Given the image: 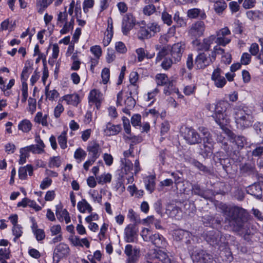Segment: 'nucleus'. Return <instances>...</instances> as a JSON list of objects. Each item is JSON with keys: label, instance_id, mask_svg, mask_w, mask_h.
<instances>
[{"label": "nucleus", "instance_id": "obj_2", "mask_svg": "<svg viewBox=\"0 0 263 263\" xmlns=\"http://www.w3.org/2000/svg\"><path fill=\"white\" fill-rule=\"evenodd\" d=\"M206 241L220 251V257L223 261L231 262L233 259L231 252L228 248V242L223 237L222 233L217 230L207 232L204 236Z\"/></svg>", "mask_w": 263, "mask_h": 263}, {"label": "nucleus", "instance_id": "obj_60", "mask_svg": "<svg viewBox=\"0 0 263 263\" xmlns=\"http://www.w3.org/2000/svg\"><path fill=\"white\" fill-rule=\"evenodd\" d=\"M173 62L171 58H165L161 65L163 69L168 70L171 67Z\"/></svg>", "mask_w": 263, "mask_h": 263}, {"label": "nucleus", "instance_id": "obj_1", "mask_svg": "<svg viewBox=\"0 0 263 263\" xmlns=\"http://www.w3.org/2000/svg\"><path fill=\"white\" fill-rule=\"evenodd\" d=\"M224 223L233 232L242 236L245 240L253 244L255 240L254 234L248 227L250 215L248 211L237 206L227 207L224 210Z\"/></svg>", "mask_w": 263, "mask_h": 263}, {"label": "nucleus", "instance_id": "obj_54", "mask_svg": "<svg viewBox=\"0 0 263 263\" xmlns=\"http://www.w3.org/2000/svg\"><path fill=\"white\" fill-rule=\"evenodd\" d=\"M13 234L15 236L14 240L20 238L23 233L22 227L19 225H15L12 228Z\"/></svg>", "mask_w": 263, "mask_h": 263}, {"label": "nucleus", "instance_id": "obj_56", "mask_svg": "<svg viewBox=\"0 0 263 263\" xmlns=\"http://www.w3.org/2000/svg\"><path fill=\"white\" fill-rule=\"evenodd\" d=\"M122 121L125 132L127 134L131 135L130 125L129 119L125 117H123Z\"/></svg>", "mask_w": 263, "mask_h": 263}, {"label": "nucleus", "instance_id": "obj_5", "mask_svg": "<svg viewBox=\"0 0 263 263\" xmlns=\"http://www.w3.org/2000/svg\"><path fill=\"white\" fill-rule=\"evenodd\" d=\"M210 54L208 52H202L199 53L194 60L193 54H189L187 56L186 64L187 68L192 70L195 66L197 69H203L213 63Z\"/></svg>", "mask_w": 263, "mask_h": 263}, {"label": "nucleus", "instance_id": "obj_25", "mask_svg": "<svg viewBox=\"0 0 263 263\" xmlns=\"http://www.w3.org/2000/svg\"><path fill=\"white\" fill-rule=\"evenodd\" d=\"M139 78L138 73L137 72H132L129 76V81L130 84L128 86V89L129 90H134V92L136 94L138 93L137 89L138 86L136 85V82Z\"/></svg>", "mask_w": 263, "mask_h": 263}, {"label": "nucleus", "instance_id": "obj_50", "mask_svg": "<svg viewBox=\"0 0 263 263\" xmlns=\"http://www.w3.org/2000/svg\"><path fill=\"white\" fill-rule=\"evenodd\" d=\"M90 51L94 54L96 58L100 59L102 55V49L99 45H95L90 47Z\"/></svg>", "mask_w": 263, "mask_h": 263}, {"label": "nucleus", "instance_id": "obj_59", "mask_svg": "<svg viewBox=\"0 0 263 263\" xmlns=\"http://www.w3.org/2000/svg\"><path fill=\"white\" fill-rule=\"evenodd\" d=\"M86 153L82 148H79L76 149L74 152V157L76 159L81 160L82 159L84 158L86 156Z\"/></svg>", "mask_w": 263, "mask_h": 263}, {"label": "nucleus", "instance_id": "obj_35", "mask_svg": "<svg viewBox=\"0 0 263 263\" xmlns=\"http://www.w3.org/2000/svg\"><path fill=\"white\" fill-rule=\"evenodd\" d=\"M216 162L217 164L219 163L220 165L222 166L223 169L226 172H228L229 168H231V162L230 158H218Z\"/></svg>", "mask_w": 263, "mask_h": 263}, {"label": "nucleus", "instance_id": "obj_62", "mask_svg": "<svg viewBox=\"0 0 263 263\" xmlns=\"http://www.w3.org/2000/svg\"><path fill=\"white\" fill-rule=\"evenodd\" d=\"M253 128L256 134L260 136H263V122H258L254 124Z\"/></svg>", "mask_w": 263, "mask_h": 263}, {"label": "nucleus", "instance_id": "obj_32", "mask_svg": "<svg viewBox=\"0 0 263 263\" xmlns=\"http://www.w3.org/2000/svg\"><path fill=\"white\" fill-rule=\"evenodd\" d=\"M247 18L251 21H257L261 19L262 13L259 10H249L246 12Z\"/></svg>", "mask_w": 263, "mask_h": 263}, {"label": "nucleus", "instance_id": "obj_41", "mask_svg": "<svg viewBox=\"0 0 263 263\" xmlns=\"http://www.w3.org/2000/svg\"><path fill=\"white\" fill-rule=\"evenodd\" d=\"M215 36V42L218 45L226 46L230 43L231 39L226 37V36Z\"/></svg>", "mask_w": 263, "mask_h": 263}, {"label": "nucleus", "instance_id": "obj_20", "mask_svg": "<svg viewBox=\"0 0 263 263\" xmlns=\"http://www.w3.org/2000/svg\"><path fill=\"white\" fill-rule=\"evenodd\" d=\"M247 192L254 196L257 199H261L262 195V190L260 184L259 183H254L249 185L247 189Z\"/></svg>", "mask_w": 263, "mask_h": 263}, {"label": "nucleus", "instance_id": "obj_17", "mask_svg": "<svg viewBox=\"0 0 263 263\" xmlns=\"http://www.w3.org/2000/svg\"><path fill=\"white\" fill-rule=\"evenodd\" d=\"M149 241H150L154 246L158 248L164 249L167 245L165 238L159 233L151 234L149 236Z\"/></svg>", "mask_w": 263, "mask_h": 263}, {"label": "nucleus", "instance_id": "obj_14", "mask_svg": "<svg viewBox=\"0 0 263 263\" xmlns=\"http://www.w3.org/2000/svg\"><path fill=\"white\" fill-rule=\"evenodd\" d=\"M135 24V20L133 14L127 13L124 15L122 22V31L124 35H127Z\"/></svg>", "mask_w": 263, "mask_h": 263}, {"label": "nucleus", "instance_id": "obj_8", "mask_svg": "<svg viewBox=\"0 0 263 263\" xmlns=\"http://www.w3.org/2000/svg\"><path fill=\"white\" fill-rule=\"evenodd\" d=\"M146 257L147 259V263H157L158 261H161L162 263H171V259L167 254L161 250H151L147 253Z\"/></svg>", "mask_w": 263, "mask_h": 263}, {"label": "nucleus", "instance_id": "obj_26", "mask_svg": "<svg viewBox=\"0 0 263 263\" xmlns=\"http://www.w3.org/2000/svg\"><path fill=\"white\" fill-rule=\"evenodd\" d=\"M33 63L30 60H27L25 66L21 74V79L27 80L29 76L32 72Z\"/></svg>", "mask_w": 263, "mask_h": 263}, {"label": "nucleus", "instance_id": "obj_43", "mask_svg": "<svg viewBox=\"0 0 263 263\" xmlns=\"http://www.w3.org/2000/svg\"><path fill=\"white\" fill-rule=\"evenodd\" d=\"M111 180V175L109 173L104 174L97 177V180L99 184H103L107 182H110Z\"/></svg>", "mask_w": 263, "mask_h": 263}, {"label": "nucleus", "instance_id": "obj_33", "mask_svg": "<svg viewBox=\"0 0 263 263\" xmlns=\"http://www.w3.org/2000/svg\"><path fill=\"white\" fill-rule=\"evenodd\" d=\"M155 176H149L147 177L146 180H145V184L146 189L147 191H148L151 193H153L155 190Z\"/></svg>", "mask_w": 263, "mask_h": 263}, {"label": "nucleus", "instance_id": "obj_57", "mask_svg": "<svg viewBox=\"0 0 263 263\" xmlns=\"http://www.w3.org/2000/svg\"><path fill=\"white\" fill-rule=\"evenodd\" d=\"M128 217L130 219V220L136 224L137 223L140 222V219L139 217H138L136 215L135 212L132 209H130L128 210Z\"/></svg>", "mask_w": 263, "mask_h": 263}, {"label": "nucleus", "instance_id": "obj_47", "mask_svg": "<svg viewBox=\"0 0 263 263\" xmlns=\"http://www.w3.org/2000/svg\"><path fill=\"white\" fill-rule=\"evenodd\" d=\"M161 18L163 22L168 26H171L172 24V15L170 14L166 11H163L161 14Z\"/></svg>", "mask_w": 263, "mask_h": 263}, {"label": "nucleus", "instance_id": "obj_42", "mask_svg": "<svg viewBox=\"0 0 263 263\" xmlns=\"http://www.w3.org/2000/svg\"><path fill=\"white\" fill-rule=\"evenodd\" d=\"M59 144L62 149H65L67 145L66 132L63 131L61 134L58 137Z\"/></svg>", "mask_w": 263, "mask_h": 263}, {"label": "nucleus", "instance_id": "obj_52", "mask_svg": "<svg viewBox=\"0 0 263 263\" xmlns=\"http://www.w3.org/2000/svg\"><path fill=\"white\" fill-rule=\"evenodd\" d=\"M65 97L68 98V101H70L71 104L76 106H77L80 102V97L78 94L67 95Z\"/></svg>", "mask_w": 263, "mask_h": 263}, {"label": "nucleus", "instance_id": "obj_9", "mask_svg": "<svg viewBox=\"0 0 263 263\" xmlns=\"http://www.w3.org/2000/svg\"><path fill=\"white\" fill-rule=\"evenodd\" d=\"M240 174L243 177H254L258 175V173L254 162L241 163L239 166Z\"/></svg>", "mask_w": 263, "mask_h": 263}, {"label": "nucleus", "instance_id": "obj_38", "mask_svg": "<svg viewBox=\"0 0 263 263\" xmlns=\"http://www.w3.org/2000/svg\"><path fill=\"white\" fill-rule=\"evenodd\" d=\"M139 39L143 40L149 39L152 37V34L149 33L147 26L141 27L138 32Z\"/></svg>", "mask_w": 263, "mask_h": 263}, {"label": "nucleus", "instance_id": "obj_51", "mask_svg": "<svg viewBox=\"0 0 263 263\" xmlns=\"http://www.w3.org/2000/svg\"><path fill=\"white\" fill-rule=\"evenodd\" d=\"M147 26L149 29V33L152 34V36H154L156 33L160 31V27L156 23L148 24Z\"/></svg>", "mask_w": 263, "mask_h": 263}, {"label": "nucleus", "instance_id": "obj_19", "mask_svg": "<svg viewBox=\"0 0 263 263\" xmlns=\"http://www.w3.org/2000/svg\"><path fill=\"white\" fill-rule=\"evenodd\" d=\"M183 46V45L180 43L174 44L172 46L171 54L172 58L174 59V63L180 61L184 51V47Z\"/></svg>", "mask_w": 263, "mask_h": 263}, {"label": "nucleus", "instance_id": "obj_3", "mask_svg": "<svg viewBox=\"0 0 263 263\" xmlns=\"http://www.w3.org/2000/svg\"><path fill=\"white\" fill-rule=\"evenodd\" d=\"M234 116L237 128L244 129L251 127L254 117L252 110L243 104H237L234 108Z\"/></svg>", "mask_w": 263, "mask_h": 263}, {"label": "nucleus", "instance_id": "obj_18", "mask_svg": "<svg viewBox=\"0 0 263 263\" xmlns=\"http://www.w3.org/2000/svg\"><path fill=\"white\" fill-rule=\"evenodd\" d=\"M124 253L128 257L129 261L135 262L140 257L139 249L136 248H133L131 245H127L125 246Z\"/></svg>", "mask_w": 263, "mask_h": 263}, {"label": "nucleus", "instance_id": "obj_58", "mask_svg": "<svg viewBox=\"0 0 263 263\" xmlns=\"http://www.w3.org/2000/svg\"><path fill=\"white\" fill-rule=\"evenodd\" d=\"M116 59L115 52L112 49H107V53L106 57V62L108 63L112 62Z\"/></svg>", "mask_w": 263, "mask_h": 263}, {"label": "nucleus", "instance_id": "obj_24", "mask_svg": "<svg viewBox=\"0 0 263 263\" xmlns=\"http://www.w3.org/2000/svg\"><path fill=\"white\" fill-rule=\"evenodd\" d=\"M251 155L254 157H261L263 156V139L259 142L252 144Z\"/></svg>", "mask_w": 263, "mask_h": 263}, {"label": "nucleus", "instance_id": "obj_16", "mask_svg": "<svg viewBox=\"0 0 263 263\" xmlns=\"http://www.w3.org/2000/svg\"><path fill=\"white\" fill-rule=\"evenodd\" d=\"M138 228L135 223L129 224L125 229V238L126 242H133L137 239Z\"/></svg>", "mask_w": 263, "mask_h": 263}, {"label": "nucleus", "instance_id": "obj_40", "mask_svg": "<svg viewBox=\"0 0 263 263\" xmlns=\"http://www.w3.org/2000/svg\"><path fill=\"white\" fill-rule=\"evenodd\" d=\"M168 79L167 75L164 73H158L156 76V83L158 86H165Z\"/></svg>", "mask_w": 263, "mask_h": 263}, {"label": "nucleus", "instance_id": "obj_46", "mask_svg": "<svg viewBox=\"0 0 263 263\" xmlns=\"http://www.w3.org/2000/svg\"><path fill=\"white\" fill-rule=\"evenodd\" d=\"M132 91L133 90H130V96H128L124 101V104L126 105V107L129 109L133 108L136 104V101L132 96L133 93H134V91L133 92Z\"/></svg>", "mask_w": 263, "mask_h": 263}, {"label": "nucleus", "instance_id": "obj_34", "mask_svg": "<svg viewBox=\"0 0 263 263\" xmlns=\"http://www.w3.org/2000/svg\"><path fill=\"white\" fill-rule=\"evenodd\" d=\"M23 149L26 153L31 152L33 154H42L44 152V149L43 147L36 144L27 146L23 148Z\"/></svg>", "mask_w": 263, "mask_h": 263}, {"label": "nucleus", "instance_id": "obj_61", "mask_svg": "<svg viewBox=\"0 0 263 263\" xmlns=\"http://www.w3.org/2000/svg\"><path fill=\"white\" fill-rule=\"evenodd\" d=\"M141 116L140 114H135L131 118V123L133 126L141 125Z\"/></svg>", "mask_w": 263, "mask_h": 263}, {"label": "nucleus", "instance_id": "obj_4", "mask_svg": "<svg viewBox=\"0 0 263 263\" xmlns=\"http://www.w3.org/2000/svg\"><path fill=\"white\" fill-rule=\"evenodd\" d=\"M246 139L241 136H236L232 141H228L223 138L220 146L227 153V155L235 161H238L240 156V151L246 144Z\"/></svg>", "mask_w": 263, "mask_h": 263}, {"label": "nucleus", "instance_id": "obj_22", "mask_svg": "<svg viewBox=\"0 0 263 263\" xmlns=\"http://www.w3.org/2000/svg\"><path fill=\"white\" fill-rule=\"evenodd\" d=\"M100 145L97 142H93L88 144L87 151L90 156V158L96 160L100 156Z\"/></svg>", "mask_w": 263, "mask_h": 263}, {"label": "nucleus", "instance_id": "obj_49", "mask_svg": "<svg viewBox=\"0 0 263 263\" xmlns=\"http://www.w3.org/2000/svg\"><path fill=\"white\" fill-rule=\"evenodd\" d=\"M156 11L155 6L153 4L146 5L143 9V13L147 16H149Z\"/></svg>", "mask_w": 263, "mask_h": 263}, {"label": "nucleus", "instance_id": "obj_27", "mask_svg": "<svg viewBox=\"0 0 263 263\" xmlns=\"http://www.w3.org/2000/svg\"><path fill=\"white\" fill-rule=\"evenodd\" d=\"M191 193L192 195L205 198V191L197 183L191 184Z\"/></svg>", "mask_w": 263, "mask_h": 263}, {"label": "nucleus", "instance_id": "obj_15", "mask_svg": "<svg viewBox=\"0 0 263 263\" xmlns=\"http://www.w3.org/2000/svg\"><path fill=\"white\" fill-rule=\"evenodd\" d=\"M222 72V70L217 67L214 70L211 76L212 80L214 81V85L217 88H222L227 83L225 78L221 76Z\"/></svg>", "mask_w": 263, "mask_h": 263}, {"label": "nucleus", "instance_id": "obj_64", "mask_svg": "<svg viewBox=\"0 0 263 263\" xmlns=\"http://www.w3.org/2000/svg\"><path fill=\"white\" fill-rule=\"evenodd\" d=\"M251 60V56L250 54L247 52L243 53L241 57L240 61L243 65H248Z\"/></svg>", "mask_w": 263, "mask_h": 263}, {"label": "nucleus", "instance_id": "obj_39", "mask_svg": "<svg viewBox=\"0 0 263 263\" xmlns=\"http://www.w3.org/2000/svg\"><path fill=\"white\" fill-rule=\"evenodd\" d=\"M227 7V4L224 1H218L214 5V9L217 13L220 14L226 9Z\"/></svg>", "mask_w": 263, "mask_h": 263}, {"label": "nucleus", "instance_id": "obj_12", "mask_svg": "<svg viewBox=\"0 0 263 263\" xmlns=\"http://www.w3.org/2000/svg\"><path fill=\"white\" fill-rule=\"evenodd\" d=\"M205 28L204 23L202 21H198L192 24L189 32L193 37L197 38L203 35Z\"/></svg>", "mask_w": 263, "mask_h": 263}, {"label": "nucleus", "instance_id": "obj_31", "mask_svg": "<svg viewBox=\"0 0 263 263\" xmlns=\"http://www.w3.org/2000/svg\"><path fill=\"white\" fill-rule=\"evenodd\" d=\"M215 39V36L214 35H212L208 38L204 39L199 49L204 50L205 52H208L210 49L211 44L213 43Z\"/></svg>", "mask_w": 263, "mask_h": 263}, {"label": "nucleus", "instance_id": "obj_23", "mask_svg": "<svg viewBox=\"0 0 263 263\" xmlns=\"http://www.w3.org/2000/svg\"><path fill=\"white\" fill-rule=\"evenodd\" d=\"M122 130L120 125H114L110 122L107 123L104 133L106 136H110L116 135Z\"/></svg>", "mask_w": 263, "mask_h": 263}, {"label": "nucleus", "instance_id": "obj_21", "mask_svg": "<svg viewBox=\"0 0 263 263\" xmlns=\"http://www.w3.org/2000/svg\"><path fill=\"white\" fill-rule=\"evenodd\" d=\"M187 16L191 19H195L199 17L200 20H205L206 18V15L204 10L199 8H192L187 10Z\"/></svg>", "mask_w": 263, "mask_h": 263}, {"label": "nucleus", "instance_id": "obj_45", "mask_svg": "<svg viewBox=\"0 0 263 263\" xmlns=\"http://www.w3.org/2000/svg\"><path fill=\"white\" fill-rule=\"evenodd\" d=\"M173 19L177 24L178 27H184L186 25L185 20L183 19L182 17H180L179 12L178 11H177L175 13Z\"/></svg>", "mask_w": 263, "mask_h": 263}, {"label": "nucleus", "instance_id": "obj_36", "mask_svg": "<svg viewBox=\"0 0 263 263\" xmlns=\"http://www.w3.org/2000/svg\"><path fill=\"white\" fill-rule=\"evenodd\" d=\"M32 128V124L31 122L27 120L24 119L22 120L18 125L19 130H22L24 133L29 132Z\"/></svg>", "mask_w": 263, "mask_h": 263}, {"label": "nucleus", "instance_id": "obj_55", "mask_svg": "<svg viewBox=\"0 0 263 263\" xmlns=\"http://www.w3.org/2000/svg\"><path fill=\"white\" fill-rule=\"evenodd\" d=\"M61 159L59 156L53 157L50 158L49 166V167H59L61 165Z\"/></svg>", "mask_w": 263, "mask_h": 263}, {"label": "nucleus", "instance_id": "obj_53", "mask_svg": "<svg viewBox=\"0 0 263 263\" xmlns=\"http://www.w3.org/2000/svg\"><path fill=\"white\" fill-rule=\"evenodd\" d=\"M234 24L235 27L233 31L236 33L241 34L243 29V24L239 20H235Z\"/></svg>", "mask_w": 263, "mask_h": 263}, {"label": "nucleus", "instance_id": "obj_10", "mask_svg": "<svg viewBox=\"0 0 263 263\" xmlns=\"http://www.w3.org/2000/svg\"><path fill=\"white\" fill-rule=\"evenodd\" d=\"M191 257L194 263H211L213 261V255L203 250L195 251Z\"/></svg>", "mask_w": 263, "mask_h": 263}, {"label": "nucleus", "instance_id": "obj_28", "mask_svg": "<svg viewBox=\"0 0 263 263\" xmlns=\"http://www.w3.org/2000/svg\"><path fill=\"white\" fill-rule=\"evenodd\" d=\"M190 163L192 165H193L196 168H197L199 171L202 172L203 173L206 174H211V170L208 167L203 165L202 163H200L198 160L195 159H192L190 161Z\"/></svg>", "mask_w": 263, "mask_h": 263}, {"label": "nucleus", "instance_id": "obj_7", "mask_svg": "<svg viewBox=\"0 0 263 263\" xmlns=\"http://www.w3.org/2000/svg\"><path fill=\"white\" fill-rule=\"evenodd\" d=\"M181 132L184 140L190 145L199 144L202 141V139L198 133L192 127H185Z\"/></svg>", "mask_w": 263, "mask_h": 263}, {"label": "nucleus", "instance_id": "obj_11", "mask_svg": "<svg viewBox=\"0 0 263 263\" xmlns=\"http://www.w3.org/2000/svg\"><path fill=\"white\" fill-rule=\"evenodd\" d=\"M69 250L70 249L67 245L64 243H60L55 247L54 250L53 254V260L58 263L60 259L65 257L69 254Z\"/></svg>", "mask_w": 263, "mask_h": 263}, {"label": "nucleus", "instance_id": "obj_13", "mask_svg": "<svg viewBox=\"0 0 263 263\" xmlns=\"http://www.w3.org/2000/svg\"><path fill=\"white\" fill-rule=\"evenodd\" d=\"M174 238L176 241H182L187 245H191L192 241H194L192 235L189 231L183 230L175 231Z\"/></svg>", "mask_w": 263, "mask_h": 263}, {"label": "nucleus", "instance_id": "obj_37", "mask_svg": "<svg viewBox=\"0 0 263 263\" xmlns=\"http://www.w3.org/2000/svg\"><path fill=\"white\" fill-rule=\"evenodd\" d=\"M74 24V16H72L69 23H68L67 21H66L62 29H61L60 30V33L62 34H66L67 32H69L70 29L72 30L73 29Z\"/></svg>", "mask_w": 263, "mask_h": 263}, {"label": "nucleus", "instance_id": "obj_63", "mask_svg": "<svg viewBox=\"0 0 263 263\" xmlns=\"http://www.w3.org/2000/svg\"><path fill=\"white\" fill-rule=\"evenodd\" d=\"M33 233L37 241L43 240L45 238V233L43 229L35 230Z\"/></svg>", "mask_w": 263, "mask_h": 263}, {"label": "nucleus", "instance_id": "obj_48", "mask_svg": "<svg viewBox=\"0 0 263 263\" xmlns=\"http://www.w3.org/2000/svg\"><path fill=\"white\" fill-rule=\"evenodd\" d=\"M101 77L102 79V82L104 84L107 83L110 78V70L108 68H104L102 69L101 72Z\"/></svg>", "mask_w": 263, "mask_h": 263}, {"label": "nucleus", "instance_id": "obj_30", "mask_svg": "<svg viewBox=\"0 0 263 263\" xmlns=\"http://www.w3.org/2000/svg\"><path fill=\"white\" fill-rule=\"evenodd\" d=\"M77 207L79 211L82 213H85L86 210H87L89 213H91L92 211V207L85 199L78 202Z\"/></svg>", "mask_w": 263, "mask_h": 263}, {"label": "nucleus", "instance_id": "obj_6", "mask_svg": "<svg viewBox=\"0 0 263 263\" xmlns=\"http://www.w3.org/2000/svg\"><path fill=\"white\" fill-rule=\"evenodd\" d=\"M229 108L230 104L227 101L220 100L215 105V112L212 117L221 128L227 124L226 111Z\"/></svg>", "mask_w": 263, "mask_h": 263}, {"label": "nucleus", "instance_id": "obj_44", "mask_svg": "<svg viewBox=\"0 0 263 263\" xmlns=\"http://www.w3.org/2000/svg\"><path fill=\"white\" fill-rule=\"evenodd\" d=\"M88 99L90 102H94L100 100L99 91L96 89L91 90L89 94Z\"/></svg>", "mask_w": 263, "mask_h": 263}, {"label": "nucleus", "instance_id": "obj_29", "mask_svg": "<svg viewBox=\"0 0 263 263\" xmlns=\"http://www.w3.org/2000/svg\"><path fill=\"white\" fill-rule=\"evenodd\" d=\"M213 147L211 145L203 144L200 146L199 154L203 158H208L211 156L213 153Z\"/></svg>", "mask_w": 263, "mask_h": 263}]
</instances>
